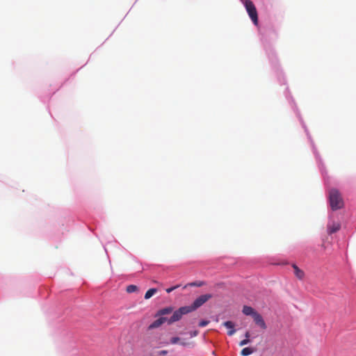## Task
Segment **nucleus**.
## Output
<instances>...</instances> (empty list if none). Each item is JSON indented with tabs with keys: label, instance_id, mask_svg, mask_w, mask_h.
I'll return each instance as SVG.
<instances>
[{
	"label": "nucleus",
	"instance_id": "3",
	"mask_svg": "<svg viewBox=\"0 0 356 356\" xmlns=\"http://www.w3.org/2000/svg\"><path fill=\"white\" fill-rule=\"evenodd\" d=\"M189 312H191V309H189L188 306L180 307L179 309L174 312L173 314L169 319H167L168 323L171 324L174 322L178 321L181 318L183 315L187 314Z\"/></svg>",
	"mask_w": 356,
	"mask_h": 356
},
{
	"label": "nucleus",
	"instance_id": "12",
	"mask_svg": "<svg viewBox=\"0 0 356 356\" xmlns=\"http://www.w3.org/2000/svg\"><path fill=\"white\" fill-rule=\"evenodd\" d=\"M254 352V349L250 347L244 348L241 352L242 356H248Z\"/></svg>",
	"mask_w": 356,
	"mask_h": 356
},
{
	"label": "nucleus",
	"instance_id": "16",
	"mask_svg": "<svg viewBox=\"0 0 356 356\" xmlns=\"http://www.w3.org/2000/svg\"><path fill=\"white\" fill-rule=\"evenodd\" d=\"M191 286H202L204 285V282L202 281L194 282L188 284Z\"/></svg>",
	"mask_w": 356,
	"mask_h": 356
},
{
	"label": "nucleus",
	"instance_id": "7",
	"mask_svg": "<svg viewBox=\"0 0 356 356\" xmlns=\"http://www.w3.org/2000/svg\"><path fill=\"white\" fill-rule=\"evenodd\" d=\"M165 321H168L167 318L165 317L160 316L158 319L154 321L152 323H151L149 325L148 329L152 330V329L157 328V327H160L162 324H163Z\"/></svg>",
	"mask_w": 356,
	"mask_h": 356
},
{
	"label": "nucleus",
	"instance_id": "5",
	"mask_svg": "<svg viewBox=\"0 0 356 356\" xmlns=\"http://www.w3.org/2000/svg\"><path fill=\"white\" fill-rule=\"evenodd\" d=\"M252 318L255 324L260 327V328L262 330H266L267 328L266 324L260 314L258 312L254 314Z\"/></svg>",
	"mask_w": 356,
	"mask_h": 356
},
{
	"label": "nucleus",
	"instance_id": "14",
	"mask_svg": "<svg viewBox=\"0 0 356 356\" xmlns=\"http://www.w3.org/2000/svg\"><path fill=\"white\" fill-rule=\"evenodd\" d=\"M181 341V339L179 337H172L170 339V343L176 344V343H180V344L182 346H186L187 344L186 342H183V341Z\"/></svg>",
	"mask_w": 356,
	"mask_h": 356
},
{
	"label": "nucleus",
	"instance_id": "13",
	"mask_svg": "<svg viewBox=\"0 0 356 356\" xmlns=\"http://www.w3.org/2000/svg\"><path fill=\"white\" fill-rule=\"evenodd\" d=\"M157 291L156 289L152 288L149 289L145 294V299H149L154 296Z\"/></svg>",
	"mask_w": 356,
	"mask_h": 356
},
{
	"label": "nucleus",
	"instance_id": "4",
	"mask_svg": "<svg viewBox=\"0 0 356 356\" xmlns=\"http://www.w3.org/2000/svg\"><path fill=\"white\" fill-rule=\"evenodd\" d=\"M211 297L212 296L211 294H204L197 298L191 305L188 306L189 309H191V312L201 307L210 298H211Z\"/></svg>",
	"mask_w": 356,
	"mask_h": 356
},
{
	"label": "nucleus",
	"instance_id": "1",
	"mask_svg": "<svg viewBox=\"0 0 356 356\" xmlns=\"http://www.w3.org/2000/svg\"><path fill=\"white\" fill-rule=\"evenodd\" d=\"M329 200L330 207L334 211L339 209L343 206V199L339 192L335 188H332L330 191Z\"/></svg>",
	"mask_w": 356,
	"mask_h": 356
},
{
	"label": "nucleus",
	"instance_id": "19",
	"mask_svg": "<svg viewBox=\"0 0 356 356\" xmlns=\"http://www.w3.org/2000/svg\"><path fill=\"white\" fill-rule=\"evenodd\" d=\"M179 286H173V287H171V288H168L166 289V292L167 293H170L172 292L174 289H177Z\"/></svg>",
	"mask_w": 356,
	"mask_h": 356
},
{
	"label": "nucleus",
	"instance_id": "2",
	"mask_svg": "<svg viewBox=\"0 0 356 356\" xmlns=\"http://www.w3.org/2000/svg\"><path fill=\"white\" fill-rule=\"evenodd\" d=\"M244 6H245V9H246L250 19H252V22L255 25H257V24H258L257 11V9H256L254 3H252V1L250 0H245L244 1Z\"/></svg>",
	"mask_w": 356,
	"mask_h": 356
},
{
	"label": "nucleus",
	"instance_id": "22",
	"mask_svg": "<svg viewBox=\"0 0 356 356\" xmlns=\"http://www.w3.org/2000/svg\"><path fill=\"white\" fill-rule=\"evenodd\" d=\"M250 336V332H246L245 334V339H249Z\"/></svg>",
	"mask_w": 356,
	"mask_h": 356
},
{
	"label": "nucleus",
	"instance_id": "21",
	"mask_svg": "<svg viewBox=\"0 0 356 356\" xmlns=\"http://www.w3.org/2000/svg\"><path fill=\"white\" fill-rule=\"evenodd\" d=\"M167 353H168V351H167V350H161V351L159 352V355H166Z\"/></svg>",
	"mask_w": 356,
	"mask_h": 356
},
{
	"label": "nucleus",
	"instance_id": "10",
	"mask_svg": "<svg viewBox=\"0 0 356 356\" xmlns=\"http://www.w3.org/2000/svg\"><path fill=\"white\" fill-rule=\"evenodd\" d=\"M242 312L245 315L252 316V317L254 314L257 313V312H256L252 307L247 305L243 306Z\"/></svg>",
	"mask_w": 356,
	"mask_h": 356
},
{
	"label": "nucleus",
	"instance_id": "9",
	"mask_svg": "<svg viewBox=\"0 0 356 356\" xmlns=\"http://www.w3.org/2000/svg\"><path fill=\"white\" fill-rule=\"evenodd\" d=\"M292 268L294 270V274L299 280H302L305 277V273L303 270L300 269L297 265L293 264Z\"/></svg>",
	"mask_w": 356,
	"mask_h": 356
},
{
	"label": "nucleus",
	"instance_id": "8",
	"mask_svg": "<svg viewBox=\"0 0 356 356\" xmlns=\"http://www.w3.org/2000/svg\"><path fill=\"white\" fill-rule=\"evenodd\" d=\"M223 325L229 330L227 332V334L229 336H232L236 332V330L234 329V323L232 321H225L223 323Z\"/></svg>",
	"mask_w": 356,
	"mask_h": 356
},
{
	"label": "nucleus",
	"instance_id": "20",
	"mask_svg": "<svg viewBox=\"0 0 356 356\" xmlns=\"http://www.w3.org/2000/svg\"><path fill=\"white\" fill-rule=\"evenodd\" d=\"M197 334H198V331H197V330L190 332V335L191 337H196Z\"/></svg>",
	"mask_w": 356,
	"mask_h": 356
},
{
	"label": "nucleus",
	"instance_id": "11",
	"mask_svg": "<svg viewBox=\"0 0 356 356\" xmlns=\"http://www.w3.org/2000/svg\"><path fill=\"white\" fill-rule=\"evenodd\" d=\"M172 311H173V308L172 307H165V308H163V309L159 310L156 314V316L163 317L162 316L169 314L172 313Z\"/></svg>",
	"mask_w": 356,
	"mask_h": 356
},
{
	"label": "nucleus",
	"instance_id": "18",
	"mask_svg": "<svg viewBox=\"0 0 356 356\" xmlns=\"http://www.w3.org/2000/svg\"><path fill=\"white\" fill-rule=\"evenodd\" d=\"M249 342H250V340H249V339H245L242 340V341L239 343V346H245V345H246V344L249 343Z\"/></svg>",
	"mask_w": 356,
	"mask_h": 356
},
{
	"label": "nucleus",
	"instance_id": "6",
	"mask_svg": "<svg viewBox=\"0 0 356 356\" xmlns=\"http://www.w3.org/2000/svg\"><path fill=\"white\" fill-rule=\"evenodd\" d=\"M341 228V225L337 222H332L327 225L328 234H332L337 232Z\"/></svg>",
	"mask_w": 356,
	"mask_h": 356
},
{
	"label": "nucleus",
	"instance_id": "15",
	"mask_svg": "<svg viewBox=\"0 0 356 356\" xmlns=\"http://www.w3.org/2000/svg\"><path fill=\"white\" fill-rule=\"evenodd\" d=\"M137 290H138V287L136 285L131 284V285L127 286V291L128 293H133V292L136 291Z\"/></svg>",
	"mask_w": 356,
	"mask_h": 356
},
{
	"label": "nucleus",
	"instance_id": "17",
	"mask_svg": "<svg viewBox=\"0 0 356 356\" xmlns=\"http://www.w3.org/2000/svg\"><path fill=\"white\" fill-rule=\"evenodd\" d=\"M209 323V321L203 320V321H201L199 323V326H200V327H205V326H207Z\"/></svg>",
	"mask_w": 356,
	"mask_h": 356
}]
</instances>
